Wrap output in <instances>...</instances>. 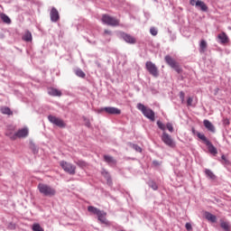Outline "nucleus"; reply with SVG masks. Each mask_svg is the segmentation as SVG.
Listing matches in <instances>:
<instances>
[{
  "label": "nucleus",
  "instance_id": "f257e3e1",
  "mask_svg": "<svg viewBox=\"0 0 231 231\" xmlns=\"http://www.w3.org/2000/svg\"><path fill=\"white\" fill-rule=\"evenodd\" d=\"M38 190L40 194L47 196L48 198H53V196L57 194V190L53 187L44 183L38 184Z\"/></svg>",
  "mask_w": 231,
  "mask_h": 231
},
{
  "label": "nucleus",
  "instance_id": "f03ea898",
  "mask_svg": "<svg viewBox=\"0 0 231 231\" xmlns=\"http://www.w3.org/2000/svg\"><path fill=\"white\" fill-rule=\"evenodd\" d=\"M137 109H139V111H141L146 118H148L152 122H154L155 114L154 111H152V109L148 108L147 106H145V105L142 103L137 104Z\"/></svg>",
  "mask_w": 231,
  "mask_h": 231
},
{
  "label": "nucleus",
  "instance_id": "7ed1b4c3",
  "mask_svg": "<svg viewBox=\"0 0 231 231\" xmlns=\"http://www.w3.org/2000/svg\"><path fill=\"white\" fill-rule=\"evenodd\" d=\"M165 62L168 64L170 68H172L177 73H181L183 69H181V67H180V63L176 61L170 55L165 56L164 58Z\"/></svg>",
  "mask_w": 231,
  "mask_h": 231
},
{
  "label": "nucleus",
  "instance_id": "20e7f679",
  "mask_svg": "<svg viewBox=\"0 0 231 231\" xmlns=\"http://www.w3.org/2000/svg\"><path fill=\"white\" fill-rule=\"evenodd\" d=\"M60 167L63 169L65 172H68V174L74 175L77 171V167L66 161L60 162Z\"/></svg>",
  "mask_w": 231,
  "mask_h": 231
},
{
  "label": "nucleus",
  "instance_id": "39448f33",
  "mask_svg": "<svg viewBox=\"0 0 231 231\" xmlns=\"http://www.w3.org/2000/svg\"><path fill=\"white\" fill-rule=\"evenodd\" d=\"M145 68L152 77H160V70H158V67H156V64L152 63V61H146Z\"/></svg>",
  "mask_w": 231,
  "mask_h": 231
},
{
  "label": "nucleus",
  "instance_id": "423d86ee",
  "mask_svg": "<svg viewBox=\"0 0 231 231\" xmlns=\"http://www.w3.org/2000/svg\"><path fill=\"white\" fill-rule=\"evenodd\" d=\"M101 21L104 24H107L108 26H118L120 24L119 20L107 14H103Z\"/></svg>",
  "mask_w": 231,
  "mask_h": 231
},
{
  "label": "nucleus",
  "instance_id": "0eeeda50",
  "mask_svg": "<svg viewBox=\"0 0 231 231\" xmlns=\"http://www.w3.org/2000/svg\"><path fill=\"white\" fill-rule=\"evenodd\" d=\"M161 140L162 142H163V143H165V145H167L168 147H171V149H173V147H176V143H174V140H172V137L166 132L162 133V135L161 136Z\"/></svg>",
  "mask_w": 231,
  "mask_h": 231
},
{
  "label": "nucleus",
  "instance_id": "6e6552de",
  "mask_svg": "<svg viewBox=\"0 0 231 231\" xmlns=\"http://www.w3.org/2000/svg\"><path fill=\"white\" fill-rule=\"evenodd\" d=\"M189 5L191 6H196V8H199V10H201V12H208V10L207 4L201 0H189Z\"/></svg>",
  "mask_w": 231,
  "mask_h": 231
},
{
  "label": "nucleus",
  "instance_id": "1a4fd4ad",
  "mask_svg": "<svg viewBox=\"0 0 231 231\" xmlns=\"http://www.w3.org/2000/svg\"><path fill=\"white\" fill-rule=\"evenodd\" d=\"M48 119L51 124H54V125H57L58 127H61V128L66 127V123H64L62 119L55 116H49Z\"/></svg>",
  "mask_w": 231,
  "mask_h": 231
},
{
  "label": "nucleus",
  "instance_id": "9d476101",
  "mask_svg": "<svg viewBox=\"0 0 231 231\" xmlns=\"http://www.w3.org/2000/svg\"><path fill=\"white\" fill-rule=\"evenodd\" d=\"M105 111L106 115H122V110L115 106H106L100 109V113Z\"/></svg>",
  "mask_w": 231,
  "mask_h": 231
},
{
  "label": "nucleus",
  "instance_id": "9b49d317",
  "mask_svg": "<svg viewBox=\"0 0 231 231\" xmlns=\"http://www.w3.org/2000/svg\"><path fill=\"white\" fill-rule=\"evenodd\" d=\"M121 37L124 42H127L128 44H136V38L131 34L121 32Z\"/></svg>",
  "mask_w": 231,
  "mask_h": 231
},
{
  "label": "nucleus",
  "instance_id": "f8f14e48",
  "mask_svg": "<svg viewBox=\"0 0 231 231\" xmlns=\"http://www.w3.org/2000/svg\"><path fill=\"white\" fill-rule=\"evenodd\" d=\"M28 128L19 129L13 136V138H26V136H28Z\"/></svg>",
  "mask_w": 231,
  "mask_h": 231
},
{
  "label": "nucleus",
  "instance_id": "ddd939ff",
  "mask_svg": "<svg viewBox=\"0 0 231 231\" xmlns=\"http://www.w3.org/2000/svg\"><path fill=\"white\" fill-rule=\"evenodd\" d=\"M50 15H51V21H52V23H57V21H59L60 19L59 11L55 7H52V9L51 10Z\"/></svg>",
  "mask_w": 231,
  "mask_h": 231
},
{
  "label": "nucleus",
  "instance_id": "4468645a",
  "mask_svg": "<svg viewBox=\"0 0 231 231\" xmlns=\"http://www.w3.org/2000/svg\"><path fill=\"white\" fill-rule=\"evenodd\" d=\"M48 94L51 95V97H62V91L55 88H50L48 90Z\"/></svg>",
  "mask_w": 231,
  "mask_h": 231
},
{
  "label": "nucleus",
  "instance_id": "2eb2a0df",
  "mask_svg": "<svg viewBox=\"0 0 231 231\" xmlns=\"http://www.w3.org/2000/svg\"><path fill=\"white\" fill-rule=\"evenodd\" d=\"M203 124L206 129H208V131H210V133H216V127L212 123H210V121L205 119Z\"/></svg>",
  "mask_w": 231,
  "mask_h": 231
},
{
  "label": "nucleus",
  "instance_id": "dca6fc26",
  "mask_svg": "<svg viewBox=\"0 0 231 231\" xmlns=\"http://www.w3.org/2000/svg\"><path fill=\"white\" fill-rule=\"evenodd\" d=\"M204 216L206 217V219H208V221H210L211 223H216V221H217V217H216V215H213L212 213L206 211L204 213Z\"/></svg>",
  "mask_w": 231,
  "mask_h": 231
},
{
  "label": "nucleus",
  "instance_id": "f3484780",
  "mask_svg": "<svg viewBox=\"0 0 231 231\" xmlns=\"http://www.w3.org/2000/svg\"><path fill=\"white\" fill-rule=\"evenodd\" d=\"M97 219L98 221H100L101 223H107V219L106 218V217L107 216V213H106L105 211H99V213H97Z\"/></svg>",
  "mask_w": 231,
  "mask_h": 231
},
{
  "label": "nucleus",
  "instance_id": "a211bd4d",
  "mask_svg": "<svg viewBox=\"0 0 231 231\" xmlns=\"http://www.w3.org/2000/svg\"><path fill=\"white\" fill-rule=\"evenodd\" d=\"M104 161L108 163V165H116V160L113 156L104 155Z\"/></svg>",
  "mask_w": 231,
  "mask_h": 231
},
{
  "label": "nucleus",
  "instance_id": "6ab92c4d",
  "mask_svg": "<svg viewBox=\"0 0 231 231\" xmlns=\"http://www.w3.org/2000/svg\"><path fill=\"white\" fill-rule=\"evenodd\" d=\"M217 38L219 39L220 42L222 44H226L228 42V36L226 32H221L217 35Z\"/></svg>",
  "mask_w": 231,
  "mask_h": 231
},
{
  "label": "nucleus",
  "instance_id": "aec40b11",
  "mask_svg": "<svg viewBox=\"0 0 231 231\" xmlns=\"http://www.w3.org/2000/svg\"><path fill=\"white\" fill-rule=\"evenodd\" d=\"M208 147V152L210 154H213V156H216L217 154V149L215 148L214 144H212L211 142H209L208 144H206Z\"/></svg>",
  "mask_w": 231,
  "mask_h": 231
},
{
  "label": "nucleus",
  "instance_id": "412c9836",
  "mask_svg": "<svg viewBox=\"0 0 231 231\" xmlns=\"http://www.w3.org/2000/svg\"><path fill=\"white\" fill-rule=\"evenodd\" d=\"M14 131L15 127L14 126L9 127L6 131L5 134L10 138V140H16V138H13V136H15V133H14Z\"/></svg>",
  "mask_w": 231,
  "mask_h": 231
},
{
  "label": "nucleus",
  "instance_id": "4be33fe9",
  "mask_svg": "<svg viewBox=\"0 0 231 231\" xmlns=\"http://www.w3.org/2000/svg\"><path fill=\"white\" fill-rule=\"evenodd\" d=\"M1 114L2 115H8V116H12L14 115V112H12V110L10 109V107L8 106H3L1 109Z\"/></svg>",
  "mask_w": 231,
  "mask_h": 231
},
{
  "label": "nucleus",
  "instance_id": "5701e85b",
  "mask_svg": "<svg viewBox=\"0 0 231 231\" xmlns=\"http://www.w3.org/2000/svg\"><path fill=\"white\" fill-rule=\"evenodd\" d=\"M197 136L198 138H199V140H201L205 145H207L210 141L207 138V136H205V134L199 133V132H197Z\"/></svg>",
  "mask_w": 231,
  "mask_h": 231
},
{
  "label": "nucleus",
  "instance_id": "b1692460",
  "mask_svg": "<svg viewBox=\"0 0 231 231\" xmlns=\"http://www.w3.org/2000/svg\"><path fill=\"white\" fill-rule=\"evenodd\" d=\"M207 42L205 40H201L200 44H199V52L200 53H205L207 51Z\"/></svg>",
  "mask_w": 231,
  "mask_h": 231
},
{
  "label": "nucleus",
  "instance_id": "393cba45",
  "mask_svg": "<svg viewBox=\"0 0 231 231\" xmlns=\"http://www.w3.org/2000/svg\"><path fill=\"white\" fill-rule=\"evenodd\" d=\"M220 226L225 231H230V223L226 222L224 220H220Z\"/></svg>",
  "mask_w": 231,
  "mask_h": 231
},
{
  "label": "nucleus",
  "instance_id": "a878e982",
  "mask_svg": "<svg viewBox=\"0 0 231 231\" xmlns=\"http://www.w3.org/2000/svg\"><path fill=\"white\" fill-rule=\"evenodd\" d=\"M32 37V32L27 31L24 35L23 36V40L25 41L26 42H31Z\"/></svg>",
  "mask_w": 231,
  "mask_h": 231
},
{
  "label": "nucleus",
  "instance_id": "bb28decb",
  "mask_svg": "<svg viewBox=\"0 0 231 231\" xmlns=\"http://www.w3.org/2000/svg\"><path fill=\"white\" fill-rule=\"evenodd\" d=\"M88 212H91L92 214H95L96 216H97L101 211L100 209H98L93 206H89L88 208Z\"/></svg>",
  "mask_w": 231,
  "mask_h": 231
},
{
  "label": "nucleus",
  "instance_id": "cd10ccee",
  "mask_svg": "<svg viewBox=\"0 0 231 231\" xmlns=\"http://www.w3.org/2000/svg\"><path fill=\"white\" fill-rule=\"evenodd\" d=\"M0 17L2 21H4V23H5L6 24H10V23H12V20H10V17H8V15L5 14H1Z\"/></svg>",
  "mask_w": 231,
  "mask_h": 231
},
{
  "label": "nucleus",
  "instance_id": "c85d7f7f",
  "mask_svg": "<svg viewBox=\"0 0 231 231\" xmlns=\"http://www.w3.org/2000/svg\"><path fill=\"white\" fill-rule=\"evenodd\" d=\"M205 174L208 178H210V180H214L216 178V175H214V173L210 170H205Z\"/></svg>",
  "mask_w": 231,
  "mask_h": 231
},
{
  "label": "nucleus",
  "instance_id": "c756f323",
  "mask_svg": "<svg viewBox=\"0 0 231 231\" xmlns=\"http://www.w3.org/2000/svg\"><path fill=\"white\" fill-rule=\"evenodd\" d=\"M76 75H77V77H80L81 79L86 78V73H84V71H82V69H77Z\"/></svg>",
  "mask_w": 231,
  "mask_h": 231
},
{
  "label": "nucleus",
  "instance_id": "7c9ffc66",
  "mask_svg": "<svg viewBox=\"0 0 231 231\" xmlns=\"http://www.w3.org/2000/svg\"><path fill=\"white\" fill-rule=\"evenodd\" d=\"M75 163L78 164L79 167H81L82 169H84V167H88V163L84 161H77Z\"/></svg>",
  "mask_w": 231,
  "mask_h": 231
},
{
  "label": "nucleus",
  "instance_id": "2f4dec72",
  "mask_svg": "<svg viewBox=\"0 0 231 231\" xmlns=\"http://www.w3.org/2000/svg\"><path fill=\"white\" fill-rule=\"evenodd\" d=\"M32 230L33 231H44V229L42 227H41V225H39V224H33Z\"/></svg>",
  "mask_w": 231,
  "mask_h": 231
},
{
  "label": "nucleus",
  "instance_id": "473e14b6",
  "mask_svg": "<svg viewBox=\"0 0 231 231\" xmlns=\"http://www.w3.org/2000/svg\"><path fill=\"white\" fill-rule=\"evenodd\" d=\"M157 125L162 131H165V125L161 121H157Z\"/></svg>",
  "mask_w": 231,
  "mask_h": 231
},
{
  "label": "nucleus",
  "instance_id": "72a5a7b5",
  "mask_svg": "<svg viewBox=\"0 0 231 231\" xmlns=\"http://www.w3.org/2000/svg\"><path fill=\"white\" fill-rule=\"evenodd\" d=\"M166 127H167L168 131H170V133H173L174 132V127L172 126V124L168 123L166 125Z\"/></svg>",
  "mask_w": 231,
  "mask_h": 231
},
{
  "label": "nucleus",
  "instance_id": "f704fd0d",
  "mask_svg": "<svg viewBox=\"0 0 231 231\" xmlns=\"http://www.w3.org/2000/svg\"><path fill=\"white\" fill-rule=\"evenodd\" d=\"M150 187H151L153 190H158V185H157L156 182H154V181H151V182H150Z\"/></svg>",
  "mask_w": 231,
  "mask_h": 231
},
{
  "label": "nucleus",
  "instance_id": "c9c22d12",
  "mask_svg": "<svg viewBox=\"0 0 231 231\" xmlns=\"http://www.w3.org/2000/svg\"><path fill=\"white\" fill-rule=\"evenodd\" d=\"M150 33H152V35H153V36H156V35H158V30H156V28H154V27H152L150 29Z\"/></svg>",
  "mask_w": 231,
  "mask_h": 231
},
{
  "label": "nucleus",
  "instance_id": "e433bc0d",
  "mask_svg": "<svg viewBox=\"0 0 231 231\" xmlns=\"http://www.w3.org/2000/svg\"><path fill=\"white\" fill-rule=\"evenodd\" d=\"M102 174H103L104 178H106V181L111 180V176H109V173L107 171H105Z\"/></svg>",
  "mask_w": 231,
  "mask_h": 231
},
{
  "label": "nucleus",
  "instance_id": "4c0bfd02",
  "mask_svg": "<svg viewBox=\"0 0 231 231\" xmlns=\"http://www.w3.org/2000/svg\"><path fill=\"white\" fill-rule=\"evenodd\" d=\"M83 120L87 127H91V123L89 122V119H88L87 117H83Z\"/></svg>",
  "mask_w": 231,
  "mask_h": 231
},
{
  "label": "nucleus",
  "instance_id": "58836bf2",
  "mask_svg": "<svg viewBox=\"0 0 231 231\" xmlns=\"http://www.w3.org/2000/svg\"><path fill=\"white\" fill-rule=\"evenodd\" d=\"M133 149H134V151L137 152H142V147L138 146L137 144H134Z\"/></svg>",
  "mask_w": 231,
  "mask_h": 231
},
{
  "label": "nucleus",
  "instance_id": "ea45409f",
  "mask_svg": "<svg viewBox=\"0 0 231 231\" xmlns=\"http://www.w3.org/2000/svg\"><path fill=\"white\" fill-rule=\"evenodd\" d=\"M192 102H194V99L192 97H189L187 100V106H192Z\"/></svg>",
  "mask_w": 231,
  "mask_h": 231
},
{
  "label": "nucleus",
  "instance_id": "a19ab883",
  "mask_svg": "<svg viewBox=\"0 0 231 231\" xmlns=\"http://www.w3.org/2000/svg\"><path fill=\"white\" fill-rule=\"evenodd\" d=\"M221 159L223 160L224 163H226V165H228V163H230V162L226 159V157L225 155H222Z\"/></svg>",
  "mask_w": 231,
  "mask_h": 231
},
{
  "label": "nucleus",
  "instance_id": "79ce46f5",
  "mask_svg": "<svg viewBox=\"0 0 231 231\" xmlns=\"http://www.w3.org/2000/svg\"><path fill=\"white\" fill-rule=\"evenodd\" d=\"M186 229L188 230V231H190V230H192V225L190 224V223H186Z\"/></svg>",
  "mask_w": 231,
  "mask_h": 231
},
{
  "label": "nucleus",
  "instance_id": "37998d69",
  "mask_svg": "<svg viewBox=\"0 0 231 231\" xmlns=\"http://www.w3.org/2000/svg\"><path fill=\"white\" fill-rule=\"evenodd\" d=\"M180 98H181V100H182V102H183V100H185V93H184L183 91H181V92L180 93Z\"/></svg>",
  "mask_w": 231,
  "mask_h": 231
},
{
  "label": "nucleus",
  "instance_id": "c03bdc74",
  "mask_svg": "<svg viewBox=\"0 0 231 231\" xmlns=\"http://www.w3.org/2000/svg\"><path fill=\"white\" fill-rule=\"evenodd\" d=\"M225 125H230V120L228 118L224 119Z\"/></svg>",
  "mask_w": 231,
  "mask_h": 231
},
{
  "label": "nucleus",
  "instance_id": "a18cd8bd",
  "mask_svg": "<svg viewBox=\"0 0 231 231\" xmlns=\"http://www.w3.org/2000/svg\"><path fill=\"white\" fill-rule=\"evenodd\" d=\"M104 34H105V35H111V31H109V30H105Z\"/></svg>",
  "mask_w": 231,
  "mask_h": 231
},
{
  "label": "nucleus",
  "instance_id": "49530a36",
  "mask_svg": "<svg viewBox=\"0 0 231 231\" xmlns=\"http://www.w3.org/2000/svg\"><path fill=\"white\" fill-rule=\"evenodd\" d=\"M32 152L35 154L36 152H38V150L37 148H35V146H32Z\"/></svg>",
  "mask_w": 231,
  "mask_h": 231
}]
</instances>
